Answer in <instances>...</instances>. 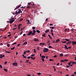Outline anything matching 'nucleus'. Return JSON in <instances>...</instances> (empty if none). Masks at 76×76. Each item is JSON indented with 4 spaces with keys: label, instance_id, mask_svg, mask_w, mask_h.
<instances>
[{
    "label": "nucleus",
    "instance_id": "f257e3e1",
    "mask_svg": "<svg viewBox=\"0 0 76 76\" xmlns=\"http://www.w3.org/2000/svg\"><path fill=\"white\" fill-rule=\"evenodd\" d=\"M15 18H13L12 17L11 18V19H9V20H10V23L11 24H12L13 22H15Z\"/></svg>",
    "mask_w": 76,
    "mask_h": 76
},
{
    "label": "nucleus",
    "instance_id": "f03ea898",
    "mask_svg": "<svg viewBox=\"0 0 76 76\" xmlns=\"http://www.w3.org/2000/svg\"><path fill=\"white\" fill-rule=\"evenodd\" d=\"M43 52L47 53L48 51V49L47 48H44L43 50Z\"/></svg>",
    "mask_w": 76,
    "mask_h": 76
},
{
    "label": "nucleus",
    "instance_id": "7ed1b4c3",
    "mask_svg": "<svg viewBox=\"0 0 76 76\" xmlns=\"http://www.w3.org/2000/svg\"><path fill=\"white\" fill-rule=\"evenodd\" d=\"M36 33V31L35 30H33V32L31 33V35H34Z\"/></svg>",
    "mask_w": 76,
    "mask_h": 76
},
{
    "label": "nucleus",
    "instance_id": "20e7f679",
    "mask_svg": "<svg viewBox=\"0 0 76 76\" xmlns=\"http://www.w3.org/2000/svg\"><path fill=\"white\" fill-rule=\"evenodd\" d=\"M21 7V5H20L19 6H17L14 9V10H16V9H18V8H19V7Z\"/></svg>",
    "mask_w": 76,
    "mask_h": 76
},
{
    "label": "nucleus",
    "instance_id": "39448f33",
    "mask_svg": "<svg viewBox=\"0 0 76 76\" xmlns=\"http://www.w3.org/2000/svg\"><path fill=\"white\" fill-rule=\"evenodd\" d=\"M32 31H30L28 34L27 35H31L32 34Z\"/></svg>",
    "mask_w": 76,
    "mask_h": 76
},
{
    "label": "nucleus",
    "instance_id": "423d86ee",
    "mask_svg": "<svg viewBox=\"0 0 76 76\" xmlns=\"http://www.w3.org/2000/svg\"><path fill=\"white\" fill-rule=\"evenodd\" d=\"M72 45H76V41L75 42L74 41H72Z\"/></svg>",
    "mask_w": 76,
    "mask_h": 76
},
{
    "label": "nucleus",
    "instance_id": "0eeeda50",
    "mask_svg": "<svg viewBox=\"0 0 76 76\" xmlns=\"http://www.w3.org/2000/svg\"><path fill=\"white\" fill-rule=\"evenodd\" d=\"M13 64L14 66H18V63H13Z\"/></svg>",
    "mask_w": 76,
    "mask_h": 76
},
{
    "label": "nucleus",
    "instance_id": "6e6552de",
    "mask_svg": "<svg viewBox=\"0 0 76 76\" xmlns=\"http://www.w3.org/2000/svg\"><path fill=\"white\" fill-rule=\"evenodd\" d=\"M71 43H72V42H71V41H69V42H67L66 43V44L67 45H68L69 44H71Z\"/></svg>",
    "mask_w": 76,
    "mask_h": 76
},
{
    "label": "nucleus",
    "instance_id": "1a4fd4ad",
    "mask_svg": "<svg viewBox=\"0 0 76 76\" xmlns=\"http://www.w3.org/2000/svg\"><path fill=\"white\" fill-rule=\"evenodd\" d=\"M18 13H22V11H21V9H19Z\"/></svg>",
    "mask_w": 76,
    "mask_h": 76
},
{
    "label": "nucleus",
    "instance_id": "9d476101",
    "mask_svg": "<svg viewBox=\"0 0 76 76\" xmlns=\"http://www.w3.org/2000/svg\"><path fill=\"white\" fill-rule=\"evenodd\" d=\"M34 41L37 42V41H39V40H38V39H37V38H35L34 39Z\"/></svg>",
    "mask_w": 76,
    "mask_h": 76
},
{
    "label": "nucleus",
    "instance_id": "9b49d317",
    "mask_svg": "<svg viewBox=\"0 0 76 76\" xmlns=\"http://www.w3.org/2000/svg\"><path fill=\"white\" fill-rule=\"evenodd\" d=\"M32 12H33L34 13H35L36 12H37V10H32Z\"/></svg>",
    "mask_w": 76,
    "mask_h": 76
},
{
    "label": "nucleus",
    "instance_id": "f8f14e48",
    "mask_svg": "<svg viewBox=\"0 0 76 76\" xmlns=\"http://www.w3.org/2000/svg\"><path fill=\"white\" fill-rule=\"evenodd\" d=\"M0 56V58H3V57H4L5 56L4 55H3L2 56Z\"/></svg>",
    "mask_w": 76,
    "mask_h": 76
},
{
    "label": "nucleus",
    "instance_id": "ddd939ff",
    "mask_svg": "<svg viewBox=\"0 0 76 76\" xmlns=\"http://www.w3.org/2000/svg\"><path fill=\"white\" fill-rule=\"evenodd\" d=\"M28 44V42H24L23 44V45H26Z\"/></svg>",
    "mask_w": 76,
    "mask_h": 76
},
{
    "label": "nucleus",
    "instance_id": "4468645a",
    "mask_svg": "<svg viewBox=\"0 0 76 76\" xmlns=\"http://www.w3.org/2000/svg\"><path fill=\"white\" fill-rule=\"evenodd\" d=\"M50 32V30H46L45 31V33H47V32Z\"/></svg>",
    "mask_w": 76,
    "mask_h": 76
},
{
    "label": "nucleus",
    "instance_id": "2eb2a0df",
    "mask_svg": "<svg viewBox=\"0 0 76 76\" xmlns=\"http://www.w3.org/2000/svg\"><path fill=\"white\" fill-rule=\"evenodd\" d=\"M56 42H59V41H60V39H56Z\"/></svg>",
    "mask_w": 76,
    "mask_h": 76
},
{
    "label": "nucleus",
    "instance_id": "dca6fc26",
    "mask_svg": "<svg viewBox=\"0 0 76 76\" xmlns=\"http://www.w3.org/2000/svg\"><path fill=\"white\" fill-rule=\"evenodd\" d=\"M19 13V11H18V10H17L16 11V12H15V14L18 15V14Z\"/></svg>",
    "mask_w": 76,
    "mask_h": 76
},
{
    "label": "nucleus",
    "instance_id": "f3484780",
    "mask_svg": "<svg viewBox=\"0 0 76 76\" xmlns=\"http://www.w3.org/2000/svg\"><path fill=\"white\" fill-rule=\"evenodd\" d=\"M36 32H37L39 34V33H40V31H39V30H36Z\"/></svg>",
    "mask_w": 76,
    "mask_h": 76
},
{
    "label": "nucleus",
    "instance_id": "a211bd4d",
    "mask_svg": "<svg viewBox=\"0 0 76 76\" xmlns=\"http://www.w3.org/2000/svg\"><path fill=\"white\" fill-rule=\"evenodd\" d=\"M42 58L44 59L45 58V56H42Z\"/></svg>",
    "mask_w": 76,
    "mask_h": 76
},
{
    "label": "nucleus",
    "instance_id": "6ab92c4d",
    "mask_svg": "<svg viewBox=\"0 0 76 76\" xmlns=\"http://www.w3.org/2000/svg\"><path fill=\"white\" fill-rule=\"evenodd\" d=\"M46 34V33H45L44 34H43L42 35V36L44 37H45L46 36H45V35Z\"/></svg>",
    "mask_w": 76,
    "mask_h": 76
},
{
    "label": "nucleus",
    "instance_id": "aec40b11",
    "mask_svg": "<svg viewBox=\"0 0 76 76\" xmlns=\"http://www.w3.org/2000/svg\"><path fill=\"white\" fill-rule=\"evenodd\" d=\"M64 48H65V49H67V50H68V48H67V46H66V45H65Z\"/></svg>",
    "mask_w": 76,
    "mask_h": 76
},
{
    "label": "nucleus",
    "instance_id": "412c9836",
    "mask_svg": "<svg viewBox=\"0 0 76 76\" xmlns=\"http://www.w3.org/2000/svg\"><path fill=\"white\" fill-rule=\"evenodd\" d=\"M23 58H27V57H26V56H25V55L24 54L23 55Z\"/></svg>",
    "mask_w": 76,
    "mask_h": 76
},
{
    "label": "nucleus",
    "instance_id": "4be33fe9",
    "mask_svg": "<svg viewBox=\"0 0 76 76\" xmlns=\"http://www.w3.org/2000/svg\"><path fill=\"white\" fill-rule=\"evenodd\" d=\"M65 39V40H66V41H67V42L69 41H70V39H67L66 38Z\"/></svg>",
    "mask_w": 76,
    "mask_h": 76
},
{
    "label": "nucleus",
    "instance_id": "5701e85b",
    "mask_svg": "<svg viewBox=\"0 0 76 76\" xmlns=\"http://www.w3.org/2000/svg\"><path fill=\"white\" fill-rule=\"evenodd\" d=\"M48 36L49 37V38H50V39H52V37H51V36L50 35V34L48 35Z\"/></svg>",
    "mask_w": 76,
    "mask_h": 76
},
{
    "label": "nucleus",
    "instance_id": "b1692460",
    "mask_svg": "<svg viewBox=\"0 0 76 76\" xmlns=\"http://www.w3.org/2000/svg\"><path fill=\"white\" fill-rule=\"evenodd\" d=\"M60 57H62V56H63V54L62 53L60 54Z\"/></svg>",
    "mask_w": 76,
    "mask_h": 76
},
{
    "label": "nucleus",
    "instance_id": "393cba45",
    "mask_svg": "<svg viewBox=\"0 0 76 76\" xmlns=\"http://www.w3.org/2000/svg\"><path fill=\"white\" fill-rule=\"evenodd\" d=\"M5 53H8V54H9V53H11V52H8V51H6Z\"/></svg>",
    "mask_w": 76,
    "mask_h": 76
},
{
    "label": "nucleus",
    "instance_id": "a878e982",
    "mask_svg": "<svg viewBox=\"0 0 76 76\" xmlns=\"http://www.w3.org/2000/svg\"><path fill=\"white\" fill-rule=\"evenodd\" d=\"M50 29H54V27H51L50 28Z\"/></svg>",
    "mask_w": 76,
    "mask_h": 76
},
{
    "label": "nucleus",
    "instance_id": "bb28decb",
    "mask_svg": "<svg viewBox=\"0 0 76 76\" xmlns=\"http://www.w3.org/2000/svg\"><path fill=\"white\" fill-rule=\"evenodd\" d=\"M27 8H28V9H30L31 8V6H28V5H27Z\"/></svg>",
    "mask_w": 76,
    "mask_h": 76
},
{
    "label": "nucleus",
    "instance_id": "cd10ccee",
    "mask_svg": "<svg viewBox=\"0 0 76 76\" xmlns=\"http://www.w3.org/2000/svg\"><path fill=\"white\" fill-rule=\"evenodd\" d=\"M71 31L73 33L74 32V29L72 28L71 30Z\"/></svg>",
    "mask_w": 76,
    "mask_h": 76
},
{
    "label": "nucleus",
    "instance_id": "c85d7f7f",
    "mask_svg": "<svg viewBox=\"0 0 76 76\" xmlns=\"http://www.w3.org/2000/svg\"><path fill=\"white\" fill-rule=\"evenodd\" d=\"M15 47H14L12 48H11V50H14V49H15Z\"/></svg>",
    "mask_w": 76,
    "mask_h": 76
},
{
    "label": "nucleus",
    "instance_id": "c756f323",
    "mask_svg": "<svg viewBox=\"0 0 76 76\" xmlns=\"http://www.w3.org/2000/svg\"><path fill=\"white\" fill-rule=\"evenodd\" d=\"M7 45L8 47H10V45L9 44H7Z\"/></svg>",
    "mask_w": 76,
    "mask_h": 76
},
{
    "label": "nucleus",
    "instance_id": "7c9ffc66",
    "mask_svg": "<svg viewBox=\"0 0 76 76\" xmlns=\"http://www.w3.org/2000/svg\"><path fill=\"white\" fill-rule=\"evenodd\" d=\"M23 19L21 18L20 20V22H22V20H23Z\"/></svg>",
    "mask_w": 76,
    "mask_h": 76
},
{
    "label": "nucleus",
    "instance_id": "2f4dec72",
    "mask_svg": "<svg viewBox=\"0 0 76 76\" xmlns=\"http://www.w3.org/2000/svg\"><path fill=\"white\" fill-rule=\"evenodd\" d=\"M26 53H27L26 51H24V53H23V55H24V54H26Z\"/></svg>",
    "mask_w": 76,
    "mask_h": 76
},
{
    "label": "nucleus",
    "instance_id": "473e14b6",
    "mask_svg": "<svg viewBox=\"0 0 76 76\" xmlns=\"http://www.w3.org/2000/svg\"><path fill=\"white\" fill-rule=\"evenodd\" d=\"M45 43H40V45H44Z\"/></svg>",
    "mask_w": 76,
    "mask_h": 76
},
{
    "label": "nucleus",
    "instance_id": "72a5a7b5",
    "mask_svg": "<svg viewBox=\"0 0 76 76\" xmlns=\"http://www.w3.org/2000/svg\"><path fill=\"white\" fill-rule=\"evenodd\" d=\"M41 73L40 72H39L37 74L38 75H41Z\"/></svg>",
    "mask_w": 76,
    "mask_h": 76
},
{
    "label": "nucleus",
    "instance_id": "f704fd0d",
    "mask_svg": "<svg viewBox=\"0 0 76 76\" xmlns=\"http://www.w3.org/2000/svg\"><path fill=\"white\" fill-rule=\"evenodd\" d=\"M17 44V42H15L12 44V45H15V44Z\"/></svg>",
    "mask_w": 76,
    "mask_h": 76
},
{
    "label": "nucleus",
    "instance_id": "c9c22d12",
    "mask_svg": "<svg viewBox=\"0 0 76 76\" xmlns=\"http://www.w3.org/2000/svg\"><path fill=\"white\" fill-rule=\"evenodd\" d=\"M4 71H5V72H7V69H4Z\"/></svg>",
    "mask_w": 76,
    "mask_h": 76
},
{
    "label": "nucleus",
    "instance_id": "e433bc0d",
    "mask_svg": "<svg viewBox=\"0 0 76 76\" xmlns=\"http://www.w3.org/2000/svg\"><path fill=\"white\" fill-rule=\"evenodd\" d=\"M62 42V43H64V44H66V41H65V42Z\"/></svg>",
    "mask_w": 76,
    "mask_h": 76
},
{
    "label": "nucleus",
    "instance_id": "4c0bfd02",
    "mask_svg": "<svg viewBox=\"0 0 76 76\" xmlns=\"http://www.w3.org/2000/svg\"><path fill=\"white\" fill-rule=\"evenodd\" d=\"M34 52L35 53H37L36 50H35V49H34Z\"/></svg>",
    "mask_w": 76,
    "mask_h": 76
},
{
    "label": "nucleus",
    "instance_id": "58836bf2",
    "mask_svg": "<svg viewBox=\"0 0 76 76\" xmlns=\"http://www.w3.org/2000/svg\"><path fill=\"white\" fill-rule=\"evenodd\" d=\"M31 58V57L30 56H28L27 57V59H30Z\"/></svg>",
    "mask_w": 76,
    "mask_h": 76
},
{
    "label": "nucleus",
    "instance_id": "ea45409f",
    "mask_svg": "<svg viewBox=\"0 0 76 76\" xmlns=\"http://www.w3.org/2000/svg\"><path fill=\"white\" fill-rule=\"evenodd\" d=\"M41 60H42V61H45V60H44V59H43L42 58H41Z\"/></svg>",
    "mask_w": 76,
    "mask_h": 76
},
{
    "label": "nucleus",
    "instance_id": "a19ab883",
    "mask_svg": "<svg viewBox=\"0 0 76 76\" xmlns=\"http://www.w3.org/2000/svg\"><path fill=\"white\" fill-rule=\"evenodd\" d=\"M28 5H31V2H28Z\"/></svg>",
    "mask_w": 76,
    "mask_h": 76
},
{
    "label": "nucleus",
    "instance_id": "79ce46f5",
    "mask_svg": "<svg viewBox=\"0 0 76 76\" xmlns=\"http://www.w3.org/2000/svg\"><path fill=\"white\" fill-rule=\"evenodd\" d=\"M50 32H51L53 33V30L52 29L50 30Z\"/></svg>",
    "mask_w": 76,
    "mask_h": 76
},
{
    "label": "nucleus",
    "instance_id": "37998d69",
    "mask_svg": "<svg viewBox=\"0 0 76 76\" xmlns=\"http://www.w3.org/2000/svg\"><path fill=\"white\" fill-rule=\"evenodd\" d=\"M22 33H23V31H21V32L20 34V35H21V34H22Z\"/></svg>",
    "mask_w": 76,
    "mask_h": 76
},
{
    "label": "nucleus",
    "instance_id": "c03bdc74",
    "mask_svg": "<svg viewBox=\"0 0 76 76\" xmlns=\"http://www.w3.org/2000/svg\"><path fill=\"white\" fill-rule=\"evenodd\" d=\"M72 63L73 64H74H74H76V62H72Z\"/></svg>",
    "mask_w": 76,
    "mask_h": 76
},
{
    "label": "nucleus",
    "instance_id": "a18cd8bd",
    "mask_svg": "<svg viewBox=\"0 0 76 76\" xmlns=\"http://www.w3.org/2000/svg\"><path fill=\"white\" fill-rule=\"evenodd\" d=\"M29 61V60H27L26 61V63H27V62H28V61Z\"/></svg>",
    "mask_w": 76,
    "mask_h": 76
},
{
    "label": "nucleus",
    "instance_id": "49530a36",
    "mask_svg": "<svg viewBox=\"0 0 76 76\" xmlns=\"http://www.w3.org/2000/svg\"><path fill=\"white\" fill-rule=\"evenodd\" d=\"M66 67H67V68H68V67H69L70 66H69V65H66Z\"/></svg>",
    "mask_w": 76,
    "mask_h": 76
},
{
    "label": "nucleus",
    "instance_id": "de8ad7c7",
    "mask_svg": "<svg viewBox=\"0 0 76 76\" xmlns=\"http://www.w3.org/2000/svg\"><path fill=\"white\" fill-rule=\"evenodd\" d=\"M25 26H24L22 28H21L23 30V29H25Z\"/></svg>",
    "mask_w": 76,
    "mask_h": 76
},
{
    "label": "nucleus",
    "instance_id": "09e8293b",
    "mask_svg": "<svg viewBox=\"0 0 76 76\" xmlns=\"http://www.w3.org/2000/svg\"><path fill=\"white\" fill-rule=\"evenodd\" d=\"M31 56H32V57H34V56H35V54H32L31 55Z\"/></svg>",
    "mask_w": 76,
    "mask_h": 76
},
{
    "label": "nucleus",
    "instance_id": "8fccbe9b",
    "mask_svg": "<svg viewBox=\"0 0 76 76\" xmlns=\"http://www.w3.org/2000/svg\"><path fill=\"white\" fill-rule=\"evenodd\" d=\"M11 35H12L11 34H10L9 35H8V37H10V36H11Z\"/></svg>",
    "mask_w": 76,
    "mask_h": 76
},
{
    "label": "nucleus",
    "instance_id": "3c124183",
    "mask_svg": "<svg viewBox=\"0 0 76 76\" xmlns=\"http://www.w3.org/2000/svg\"><path fill=\"white\" fill-rule=\"evenodd\" d=\"M50 61H54V60L53 59H50Z\"/></svg>",
    "mask_w": 76,
    "mask_h": 76
},
{
    "label": "nucleus",
    "instance_id": "603ef678",
    "mask_svg": "<svg viewBox=\"0 0 76 76\" xmlns=\"http://www.w3.org/2000/svg\"><path fill=\"white\" fill-rule=\"evenodd\" d=\"M30 52V50H28L26 51L27 53H29Z\"/></svg>",
    "mask_w": 76,
    "mask_h": 76
},
{
    "label": "nucleus",
    "instance_id": "864d4df0",
    "mask_svg": "<svg viewBox=\"0 0 76 76\" xmlns=\"http://www.w3.org/2000/svg\"><path fill=\"white\" fill-rule=\"evenodd\" d=\"M54 58H56V57H57V55H55V56H54Z\"/></svg>",
    "mask_w": 76,
    "mask_h": 76
},
{
    "label": "nucleus",
    "instance_id": "5fc2aeb1",
    "mask_svg": "<svg viewBox=\"0 0 76 76\" xmlns=\"http://www.w3.org/2000/svg\"><path fill=\"white\" fill-rule=\"evenodd\" d=\"M27 22H30V20H26Z\"/></svg>",
    "mask_w": 76,
    "mask_h": 76
},
{
    "label": "nucleus",
    "instance_id": "6e6d98bb",
    "mask_svg": "<svg viewBox=\"0 0 76 76\" xmlns=\"http://www.w3.org/2000/svg\"><path fill=\"white\" fill-rule=\"evenodd\" d=\"M16 28H13V31L15 30L16 29Z\"/></svg>",
    "mask_w": 76,
    "mask_h": 76
},
{
    "label": "nucleus",
    "instance_id": "4d7b16f0",
    "mask_svg": "<svg viewBox=\"0 0 76 76\" xmlns=\"http://www.w3.org/2000/svg\"><path fill=\"white\" fill-rule=\"evenodd\" d=\"M35 29V27H33L32 28V29Z\"/></svg>",
    "mask_w": 76,
    "mask_h": 76
},
{
    "label": "nucleus",
    "instance_id": "13d9d810",
    "mask_svg": "<svg viewBox=\"0 0 76 76\" xmlns=\"http://www.w3.org/2000/svg\"><path fill=\"white\" fill-rule=\"evenodd\" d=\"M22 25V24H19V25L18 26V27H19L20 26H21Z\"/></svg>",
    "mask_w": 76,
    "mask_h": 76
},
{
    "label": "nucleus",
    "instance_id": "bf43d9fd",
    "mask_svg": "<svg viewBox=\"0 0 76 76\" xmlns=\"http://www.w3.org/2000/svg\"><path fill=\"white\" fill-rule=\"evenodd\" d=\"M72 48V47H71L69 46V47L68 48H68H69V49H70V48Z\"/></svg>",
    "mask_w": 76,
    "mask_h": 76
},
{
    "label": "nucleus",
    "instance_id": "052dcab7",
    "mask_svg": "<svg viewBox=\"0 0 76 76\" xmlns=\"http://www.w3.org/2000/svg\"><path fill=\"white\" fill-rule=\"evenodd\" d=\"M68 65H69V66H70V64H71L69 63H68Z\"/></svg>",
    "mask_w": 76,
    "mask_h": 76
},
{
    "label": "nucleus",
    "instance_id": "680f3d73",
    "mask_svg": "<svg viewBox=\"0 0 76 76\" xmlns=\"http://www.w3.org/2000/svg\"><path fill=\"white\" fill-rule=\"evenodd\" d=\"M7 61H6V62H5V63H4L5 64H7Z\"/></svg>",
    "mask_w": 76,
    "mask_h": 76
},
{
    "label": "nucleus",
    "instance_id": "e2e57ef3",
    "mask_svg": "<svg viewBox=\"0 0 76 76\" xmlns=\"http://www.w3.org/2000/svg\"><path fill=\"white\" fill-rule=\"evenodd\" d=\"M0 68H2V66H1V64H0Z\"/></svg>",
    "mask_w": 76,
    "mask_h": 76
},
{
    "label": "nucleus",
    "instance_id": "0e129e2a",
    "mask_svg": "<svg viewBox=\"0 0 76 76\" xmlns=\"http://www.w3.org/2000/svg\"><path fill=\"white\" fill-rule=\"evenodd\" d=\"M49 48H53V47H52V46H49Z\"/></svg>",
    "mask_w": 76,
    "mask_h": 76
},
{
    "label": "nucleus",
    "instance_id": "69168bd1",
    "mask_svg": "<svg viewBox=\"0 0 76 76\" xmlns=\"http://www.w3.org/2000/svg\"><path fill=\"white\" fill-rule=\"evenodd\" d=\"M65 31L66 32V31H67V28H65Z\"/></svg>",
    "mask_w": 76,
    "mask_h": 76
},
{
    "label": "nucleus",
    "instance_id": "338daca9",
    "mask_svg": "<svg viewBox=\"0 0 76 76\" xmlns=\"http://www.w3.org/2000/svg\"><path fill=\"white\" fill-rule=\"evenodd\" d=\"M53 24H50V26H53Z\"/></svg>",
    "mask_w": 76,
    "mask_h": 76
},
{
    "label": "nucleus",
    "instance_id": "774afa93",
    "mask_svg": "<svg viewBox=\"0 0 76 76\" xmlns=\"http://www.w3.org/2000/svg\"><path fill=\"white\" fill-rule=\"evenodd\" d=\"M51 34H52V36H54V34H53V33H51Z\"/></svg>",
    "mask_w": 76,
    "mask_h": 76
}]
</instances>
